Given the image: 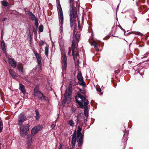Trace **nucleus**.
<instances>
[{
    "instance_id": "f257e3e1",
    "label": "nucleus",
    "mask_w": 149,
    "mask_h": 149,
    "mask_svg": "<svg viewBox=\"0 0 149 149\" xmlns=\"http://www.w3.org/2000/svg\"><path fill=\"white\" fill-rule=\"evenodd\" d=\"M77 96L75 97V99L77 104H78L79 107L81 108H84V106L83 103H84L85 107L84 109V113L86 117L88 116V111L89 108L88 105L89 103L88 101L81 94L79 93H77Z\"/></svg>"
},
{
    "instance_id": "f03ea898",
    "label": "nucleus",
    "mask_w": 149,
    "mask_h": 149,
    "mask_svg": "<svg viewBox=\"0 0 149 149\" xmlns=\"http://www.w3.org/2000/svg\"><path fill=\"white\" fill-rule=\"evenodd\" d=\"M80 38L79 34L74 33L73 36V40L72 44V54L74 61H77L79 57L78 55V43Z\"/></svg>"
},
{
    "instance_id": "7ed1b4c3",
    "label": "nucleus",
    "mask_w": 149,
    "mask_h": 149,
    "mask_svg": "<svg viewBox=\"0 0 149 149\" xmlns=\"http://www.w3.org/2000/svg\"><path fill=\"white\" fill-rule=\"evenodd\" d=\"M81 128L78 127L77 128V134L76 132H74L72 136V146L73 148L75 145L76 141L78 142V146L80 147L81 146L83 142V137L81 133Z\"/></svg>"
},
{
    "instance_id": "20e7f679",
    "label": "nucleus",
    "mask_w": 149,
    "mask_h": 149,
    "mask_svg": "<svg viewBox=\"0 0 149 149\" xmlns=\"http://www.w3.org/2000/svg\"><path fill=\"white\" fill-rule=\"evenodd\" d=\"M70 4V25L72 27L73 25V23L74 20V18H76L77 16V11L74 7V0H69Z\"/></svg>"
},
{
    "instance_id": "39448f33",
    "label": "nucleus",
    "mask_w": 149,
    "mask_h": 149,
    "mask_svg": "<svg viewBox=\"0 0 149 149\" xmlns=\"http://www.w3.org/2000/svg\"><path fill=\"white\" fill-rule=\"evenodd\" d=\"M8 59V62L12 67L13 68L17 67L19 72L22 73L24 72L23 70V65L22 63L19 62L17 63L16 61L12 58H9Z\"/></svg>"
},
{
    "instance_id": "423d86ee",
    "label": "nucleus",
    "mask_w": 149,
    "mask_h": 149,
    "mask_svg": "<svg viewBox=\"0 0 149 149\" xmlns=\"http://www.w3.org/2000/svg\"><path fill=\"white\" fill-rule=\"evenodd\" d=\"M57 8L59 14L58 19L60 22V27L62 28L63 22V16L62 10L60 3H58L57 5Z\"/></svg>"
},
{
    "instance_id": "0eeeda50",
    "label": "nucleus",
    "mask_w": 149,
    "mask_h": 149,
    "mask_svg": "<svg viewBox=\"0 0 149 149\" xmlns=\"http://www.w3.org/2000/svg\"><path fill=\"white\" fill-rule=\"evenodd\" d=\"M30 125L28 124L22 125L19 129L20 135L22 137H24L26 136L29 130Z\"/></svg>"
},
{
    "instance_id": "6e6552de",
    "label": "nucleus",
    "mask_w": 149,
    "mask_h": 149,
    "mask_svg": "<svg viewBox=\"0 0 149 149\" xmlns=\"http://www.w3.org/2000/svg\"><path fill=\"white\" fill-rule=\"evenodd\" d=\"M72 90V89L68 88L67 91V90L66 91L64 95L65 98L63 100L65 102L67 101V103L69 102L71 100Z\"/></svg>"
},
{
    "instance_id": "1a4fd4ad",
    "label": "nucleus",
    "mask_w": 149,
    "mask_h": 149,
    "mask_svg": "<svg viewBox=\"0 0 149 149\" xmlns=\"http://www.w3.org/2000/svg\"><path fill=\"white\" fill-rule=\"evenodd\" d=\"M26 120V118L23 113H21L18 116V124L19 126H21L24 122Z\"/></svg>"
},
{
    "instance_id": "9d476101",
    "label": "nucleus",
    "mask_w": 149,
    "mask_h": 149,
    "mask_svg": "<svg viewBox=\"0 0 149 149\" xmlns=\"http://www.w3.org/2000/svg\"><path fill=\"white\" fill-rule=\"evenodd\" d=\"M61 60H62V70L63 71H65L67 68V58L65 54L63 53L62 54Z\"/></svg>"
},
{
    "instance_id": "9b49d317",
    "label": "nucleus",
    "mask_w": 149,
    "mask_h": 149,
    "mask_svg": "<svg viewBox=\"0 0 149 149\" xmlns=\"http://www.w3.org/2000/svg\"><path fill=\"white\" fill-rule=\"evenodd\" d=\"M34 94L35 96H38V98L41 100H46V97L43 95L42 93L38 91L37 88H35Z\"/></svg>"
},
{
    "instance_id": "f8f14e48",
    "label": "nucleus",
    "mask_w": 149,
    "mask_h": 149,
    "mask_svg": "<svg viewBox=\"0 0 149 149\" xmlns=\"http://www.w3.org/2000/svg\"><path fill=\"white\" fill-rule=\"evenodd\" d=\"M42 127L41 125H37L34 127L32 129L31 134L33 136L36 135L37 132L42 129Z\"/></svg>"
},
{
    "instance_id": "ddd939ff",
    "label": "nucleus",
    "mask_w": 149,
    "mask_h": 149,
    "mask_svg": "<svg viewBox=\"0 0 149 149\" xmlns=\"http://www.w3.org/2000/svg\"><path fill=\"white\" fill-rule=\"evenodd\" d=\"M34 54L38 61V66L40 67V69H41L42 67L40 65L41 63V56L38 53L34 52Z\"/></svg>"
},
{
    "instance_id": "4468645a",
    "label": "nucleus",
    "mask_w": 149,
    "mask_h": 149,
    "mask_svg": "<svg viewBox=\"0 0 149 149\" xmlns=\"http://www.w3.org/2000/svg\"><path fill=\"white\" fill-rule=\"evenodd\" d=\"M19 89L22 93L23 94L25 93V88L24 86L21 83H20L19 84Z\"/></svg>"
},
{
    "instance_id": "2eb2a0df",
    "label": "nucleus",
    "mask_w": 149,
    "mask_h": 149,
    "mask_svg": "<svg viewBox=\"0 0 149 149\" xmlns=\"http://www.w3.org/2000/svg\"><path fill=\"white\" fill-rule=\"evenodd\" d=\"M9 72L13 78L14 79H16L17 78V76L16 75L15 73L13 71V70H12L11 69H9Z\"/></svg>"
},
{
    "instance_id": "dca6fc26",
    "label": "nucleus",
    "mask_w": 149,
    "mask_h": 149,
    "mask_svg": "<svg viewBox=\"0 0 149 149\" xmlns=\"http://www.w3.org/2000/svg\"><path fill=\"white\" fill-rule=\"evenodd\" d=\"M79 84L81 85L83 88H84L86 86L85 82L84 81L83 79L79 80Z\"/></svg>"
},
{
    "instance_id": "f3484780",
    "label": "nucleus",
    "mask_w": 149,
    "mask_h": 149,
    "mask_svg": "<svg viewBox=\"0 0 149 149\" xmlns=\"http://www.w3.org/2000/svg\"><path fill=\"white\" fill-rule=\"evenodd\" d=\"M32 135H28L27 136V139L28 140V146H30V143L32 141V139L31 137Z\"/></svg>"
},
{
    "instance_id": "a211bd4d",
    "label": "nucleus",
    "mask_w": 149,
    "mask_h": 149,
    "mask_svg": "<svg viewBox=\"0 0 149 149\" xmlns=\"http://www.w3.org/2000/svg\"><path fill=\"white\" fill-rule=\"evenodd\" d=\"M92 45L93 46L95 49L96 50H98L99 46L98 44L95 42H93L92 43Z\"/></svg>"
},
{
    "instance_id": "6ab92c4d",
    "label": "nucleus",
    "mask_w": 149,
    "mask_h": 149,
    "mask_svg": "<svg viewBox=\"0 0 149 149\" xmlns=\"http://www.w3.org/2000/svg\"><path fill=\"white\" fill-rule=\"evenodd\" d=\"M1 47L2 50L4 52H5L6 50V49L5 47V44L3 40L1 41Z\"/></svg>"
},
{
    "instance_id": "aec40b11",
    "label": "nucleus",
    "mask_w": 149,
    "mask_h": 149,
    "mask_svg": "<svg viewBox=\"0 0 149 149\" xmlns=\"http://www.w3.org/2000/svg\"><path fill=\"white\" fill-rule=\"evenodd\" d=\"M49 47V46L47 45L45 48V54L47 56H48Z\"/></svg>"
},
{
    "instance_id": "412c9836",
    "label": "nucleus",
    "mask_w": 149,
    "mask_h": 149,
    "mask_svg": "<svg viewBox=\"0 0 149 149\" xmlns=\"http://www.w3.org/2000/svg\"><path fill=\"white\" fill-rule=\"evenodd\" d=\"M30 17L31 20L33 21H35L38 19L36 18L35 15H34L32 13H31V14L30 15Z\"/></svg>"
},
{
    "instance_id": "4be33fe9",
    "label": "nucleus",
    "mask_w": 149,
    "mask_h": 149,
    "mask_svg": "<svg viewBox=\"0 0 149 149\" xmlns=\"http://www.w3.org/2000/svg\"><path fill=\"white\" fill-rule=\"evenodd\" d=\"M68 124L70 126L73 127L74 126V123L72 120H70L68 122Z\"/></svg>"
},
{
    "instance_id": "5701e85b",
    "label": "nucleus",
    "mask_w": 149,
    "mask_h": 149,
    "mask_svg": "<svg viewBox=\"0 0 149 149\" xmlns=\"http://www.w3.org/2000/svg\"><path fill=\"white\" fill-rule=\"evenodd\" d=\"M35 113H36V116L35 118L36 120H38L39 119L40 116L39 113V112L38 110H36L35 111Z\"/></svg>"
},
{
    "instance_id": "b1692460",
    "label": "nucleus",
    "mask_w": 149,
    "mask_h": 149,
    "mask_svg": "<svg viewBox=\"0 0 149 149\" xmlns=\"http://www.w3.org/2000/svg\"><path fill=\"white\" fill-rule=\"evenodd\" d=\"M3 128V124L2 120H0V132H2Z\"/></svg>"
},
{
    "instance_id": "393cba45",
    "label": "nucleus",
    "mask_w": 149,
    "mask_h": 149,
    "mask_svg": "<svg viewBox=\"0 0 149 149\" xmlns=\"http://www.w3.org/2000/svg\"><path fill=\"white\" fill-rule=\"evenodd\" d=\"M77 78L78 80L82 79L83 77L81 73H79L77 75Z\"/></svg>"
},
{
    "instance_id": "a878e982",
    "label": "nucleus",
    "mask_w": 149,
    "mask_h": 149,
    "mask_svg": "<svg viewBox=\"0 0 149 149\" xmlns=\"http://www.w3.org/2000/svg\"><path fill=\"white\" fill-rule=\"evenodd\" d=\"M1 4L4 6H7L8 3L5 1H3L1 2Z\"/></svg>"
},
{
    "instance_id": "bb28decb",
    "label": "nucleus",
    "mask_w": 149,
    "mask_h": 149,
    "mask_svg": "<svg viewBox=\"0 0 149 149\" xmlns=\"http://www.w3.org/2000/svg\"><path fill=\"white\" fill-rule=\"evenodd\" d=\"M43 26L41 25H40L39 27V30L40 32H41L43 31Z\"/></svg>"
},
{
    "instance_id": "cd10ccee",
    "label": "nucleus",
    "mask_w": 149,
    "mask_h": 149,
    "mask_svg": "<svg viewBox=\"0 0 149 149\" xmlns=\"http://www.w3.org/2000/svg\"><path fill=\"white\" fill-rule=\"evenodd\" d=\"M35 24L36 27V29H37L38 25V19L35 21Z\"/></svg>"
},
{
    "instance_id": "c85d7f7f",
    "label": "nucleus",
    "mask_w": 149,
    "mask_h": 149,
    "mask_svg": "<svg viewBox=\"0 0 149 149\" xmlns=\"http://www.w3.org/2000/svg\"><path fill=\"white\" fill-rule=\"evenodd\" d=\"M133 33L134 34H136V35H139V36H142L143 35L142 33H140V32H135V33Z\"/></svg>"
},
{
    "instance_id": "c756f323",
    "label": "nucleus",
    "mask_w": 149,
    "mask_h": 149,
    "mask_svg": "<svg viewBox=\"0 0 149 149\" xmlns=\"http://www.w3.org/2000/svg\"><path fill=\"white\" fill-rule=\"evenodd\" d=\"M79 91L82 93L84 94L86 93V92L85 90H82L81 89H79Z\"/></svg>"
},
{
    "instance_id": "7c9ffc66",
    "label": "nucleus",
    "mask_w": 149,
    "mask_h": 149,
    "mask_svg": "<svg viewBox=\"0 0 149 149\" xmlns=\"http://www.w3.org/2000/svg\"><path fill=\"white\" fill-rule=\"evenodd\" d=\"M32 13L30 12V11H26V14L27 15H29V16H30V15L31 14V13Z\"/></svg>"
},
{
    "instance_id": "2f4dec72",
    "label": "nucleus",
    "mask_w": 149,
    "mask_h": 149,
    "mask_svg": "<svg viewBox=\"0 0 149 149\" xmlns=\"http://www.w3.org/2000/svg\"><path fill=\"white\" fill-rule=\"evenodd\" d=\"M72 83L71 82H70V84H69L68 88H70L72 89Z\"/></svg>"
},
{
    "instance_id": "473e14b6",
    "label": "nucleus",
    "mask_w": 149,
    "mask_h": 149,
    "mask_svg": "<svg viewBox=\"0 0 149 149\" xmlns=\"http://www.w3.org/2000/svg\"><path fill=\"white\" fill-rule=\"evenodd\" d=\"M44 44V42L43 41H41L40 42L39 44L40 46H41L42 45H43Z\"/></svg>"
},
{
    "instance_id": "72a5a7b5",
    "label": "nucleus",
    "mask_w": 149,
    "mask_h": 149,
    "mask_svg": "<svg viewBox=\"0 0 149 149\" xmlns=\"http://www.w3.org/2000/svg\"><path fill=\"white\" fill-rule=\"evenodd\" d=\"M55 124L54 123H53V124H52V125H51V127L52 128V129H53V128H54L55 127Z\"/></svg>"
},
{
    "instance_id": "f704fd0d",
    "label": "nucleus",
    "mask_w": 149,
    "mask_h": 149,
    "mask_svg": "<svg viewBox=\"0 0 149 149\" xmlns=\"http://www.w3.org/2000/svg\"><path fill=\"white\" fill-rule=\"evenodd\" d=\"M79 21H78V27L79 28H80V24H79Z\"/></svg>"
},
{
    "instance_id": "c9c22d12",
    "label": "nucleus",
    "mask_w": 149,
    "mask_h": 149,
    "mask_svg": "<svg viewBox=\"0 0 149 149\" xmlns=\"http://www.w3.org/2000/svg\"><path fill=\"white\" fill-rule=\"evenodd\" d=\"M33 32H34V33H36V32H37L36 31L35 29H33Z\"/></svg>"
},
{
    "instance_id": "e433bc0d",
    "label": "nucleus",
    "mask_w": 149,
    "mask_h": 149,
    "mask_svg": "<svg viewBox=\"0 0 149 149\" xmlns=\"http://www.w3.org/2000/svg\"><path fill=\"white\" fill-rule=\"evenodd\" d=\"M3 35V31H1V36L2 37Z\"/></svg>"
},
{
    "instance_id": "4c0bfd02",
    "label": "nucleus",
    "mask_w": 149,
    "mask_h": 149,
    "mask_svg": "<svg viewBox=\"0 0 149 149\" xmlns=\"http://www.w3.org/2000/svg\"><path fill=\"white\" fill-rule=\"evenodd\" d=\"M71 50H69V52H68V55H70V54L71 53Z\"/></svg>"
},
{
    "instance_id": "58836bf2",
    "label": "nucleus",
    "mask_w": 149,
    "mask_h": 149,
    "mask_svg": "<svg viewBox=\"0 0 149 149\" xmlns=\"http://www.w3.org/2000/svg\"><path fill=\"white\" fill-rule=\"evenodd\" d=\"M7 18H4L3 19V21H5L6 19H7Z\"/></svg>"
},
{
    "instance_id": "ea45409f",
    "label": "nucleus",
    "mask_w": 149,
    "mask_h": 149,
    "mask_svg": "<svg viewBox=\"0 0 149 149\" xmlns=\"http://www.w3.org/2000/svg\"><path fill=\"white\" fill-rule=\"evenodd\" d=\"M101 91V89H99L98 90V91L99 92V91H100V92Z\"/></svg>"
},
{
    "instance_id": "a19ab883",
    "label": "nucleus",
    "mask_w": 149,
    "mask_h": 149,
    "mask_svg": "<svg viewBox=\"0 0 149 149\" xmlns=\"http://www.w3.org/2000/svg\"><path fill=\"white\" fill-rule=\"evenodd\" d=\"M60 148H61V144H60Z\"/></svg>"
}]
</instances>
